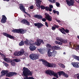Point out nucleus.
I'll return each mask as SVG.
<instances>
[{
	"label": "nucleus",
	"mask_w": 79,
	"mask_h": 79,
	"mask_svg": "<svg viewBox=\"0 0 79 79\" xmlns=\"http://www.w3.org/2000/svg\"><path fill=\"white\" fill-rule=\"evenodd\" d=\"M40 8L42 10H44L45 8V7L44 6L42 5L41 6Z\"/></svg>",
	"instance_id": "ea45409f"
},
{
	"label": "nucleus",
	"mask_w": 79,
	"mask_h": 79,
	"mask_svg": "<svg viewBox=\"0 0 79 79\" xmlns=\"http://www.w3.org/2000/svg\"><path fill=\"white\" fill-rule=\"evenodd\" d=\"M56 5L57 6V7H58V6H60V3H59V2H56Z\"/></svg>",
	"instance_id": "c03bdc74"
},
{
	"label": "nucleus",
	"mask_w": 79,
	"mask_h": 79,
	"mask_svg": "<svg viewBox=\"0 0 79 79\" xmlns=\"http://www.w3.org/2000/svg\"><path fill=\"white\" fill-rule=\"evenodd\" d=\"M63 76H64V77H66V78L69 77V76L68 75V74H67V73H65L64 72V73Z\"/></svg>",
	"instance_id": "7c9ffc66"
},
{
	"label": "nucleus",
	"mask_w": 79,
	"mask_h": 79,
	"mask_svg": "<svg viewBox=\"0 0 79 79\" xmlns=\"http://www.w3.org/2000/svg\"><path fill=\"white\" fill-rule=\"evenodd\" d=\"M38 51L40 52L41 54H44V52H45V51L44 50L42 49H38Z\"/></svg>",
	"instance_id": "a878e982"
},
{
	"label": "nucleus",
	"mask_w": 79,
	"mask_h": 79,
	"mask_svg": "<svg viewBox=\"0 0 79 79\" xmlns=\"http://www.w3.org/2000/svg\"><path fill=\"white\" fill-rule=\"evenodd\" d=\"M50 3H55L56 2V0H48Z\"/></svg>",
	"instance_id": "72a5a7b5"
},
{
	"label": "nucleus",
	"mask_w": 79,
	"mask_h": 79,
	"mask_svg": "<svg viewBox=\"0 0 79 79\" xmlns=\"http://www.w3.org/2000/svg\"><path fill=\"white\" fill-rule=\"evenodd\" d=\"M14 60L16 63H18V62H20L21 61V60L20 59H15Z\"/></svg>",
	"instance_id": "e433bc0d"
},
{
	"label": "nucleus",
	"mask_w": 79,
	"mask_h": 79,
	"mask_svg": "<svg viewBox=\"0 0 79 79\" xmlns=\"http://www.w3.org/2000/svg\"><path fill=\"white\" fill-rule=\"evenodd\" d=\"M30 79H34V78L33 77H30Z\"/></svg>",
	"instance_id": "0e129e2a"
},
{
	"label": "nucleus",
	"mask_w": 79,
	"mask_h": 79,
	"mask_svg": "<svg viewBox=\"0 0 79 79\" xmlns=\"http://www.w3.org/2000/svg\"><path fill=\"white\" fill-rule=\"evenodd\" d=\"M42 2V1H40V0H38V1H37L36 2V7H38L37 8V10H39L40 9V4Z\"/></svg>",
	"instance_id": "dca6fc26"
},
{
	"label": "nucleus",
	"mask_w": 79,
	"mask_h": 79,
	"mask_svg": "<svg viewBox=\"0 0 79 79\" xmlns=\"http://www.w3.org/2000/svg\"><path fill=\"white\" fill-rule=\"evenodd\" d=\"M50 51H51V49H49L48 51V53H50L51 52H50Z\"/></svg>",
	"instance_id": "680f3d73"
},
{
	"label": "nucleus",
	"mask_w": 79,
	"mask_h": 79,
	"mask_svg": "<svg viewBox=\"0 0 79 79\" xmlns=\"http://www.w3.org/2000/svg\"><path fill=\"white\" fill-rule=\"evenodd\" d=\"M45 10H46V11H48L49 10V7H47V6H46L45 7Z\"/></svg>",
	"instance_id": "37998d69"
},
{
	"label": "nucleus",
	"mask_w": 79,
	"mask_h": 79,
	"mask_svg": "<svg viewBox=\"0 0 79 79\" xmlns=\"http://www.w3.org/2000/svg\"><path fill=\"white\" fill-rule=\"evenodd\" d=\"M24 53V50L23 49H22L20 51H19L18 52H15L14 53V55L15 56H21L23 55V54Z\"/></svg>",
	"instance_id": "39448f33"
},
{
	"label": "nucleus",
	"mask_w": 79,
	"mask_h": 79,
	"mask_svg": "<svg viewBox=\"0 0 79 79\" xmlns=\"http://www.w3.org/2000/svg\"><path fill=\"white\" fill-rule=\"evenodd\" d=\"M56 40H59V41H60V42H61V40L62 39V38H59L58 37H57L56 38Z\"/></svg>",
	"instance_id": "473e14b6"
},
{
	"label": "nucleus",
	"mask_w": 79,
	"mask_h": 79,
	"mask_svg": "<svg viewBox=\"0 0 79 79\" xmlns=\"http://www.w3.org/2000/svg\"><path fill=\"white\" fill-rule=\"evenodd\" d=\"M56 21L57 22H58V23H61V21L60 20L56 19Z\"/></svg>",
	"instance_id": "3c124183"
},
{
	"label": "nucleus",
	"mask_w": 79,
	"mask_h": 79,
	"mask_svg": "<svg viewBox=\"0 0 79 79\" xmlns=\"http://www.w3.org/2000/svg\"><path fill=\"white\" fill-rule=\"evenodd\" d=\"M6 19H7V18L6 16L5 15H2V19L1 20V23H2V24L6 23Z\"/></svg>",
	"instance_id": "ddd939ff"
},
{
	"label": "nucleus",
	"mask_w": 79,
	"mask_h": 79,
	"mask_svg": "<svg viewBox=\"0 0 79 79\" xmlns=\"http://www.w3.org/2000/svg\"><path fill=\"white\" fill-rule=\"evenodd\" d=\"M52 76H54V77H55L56 79H58V78L59 77V76H58V74L56 72H54L53 71L52 72Z\"/></svg>",
	"instance_id": "aec40b11"
},
{
	"label": "nucleus",
	"mask_w": 79,
	"mask_h": 79,
	"mask_svg": "<svg viewBox=\"0 0 79 79\" xmlns=\"http://www.w3.org/2000/svg\"><path fill=\"white\" fill-rule=\"evenodd\" d=\"M52 48L53 49H54V50H60L61 49V48H60V47L56 46H53L52 47Z\"/></svg>",
	"instance_id": "4be33fe9"
},
{
	"label": "nucleus",
	"mask_w": 79,
	"mask_h": 79,
	"mask_svg": "<svg viewBox=\"0 0 79 79\" xmlns=\"http://www.w3.org/2000/svg\"><path fill=\"white\" fill-rule=\"evenodd\" d=\"M48 11H49L50 12H51L52 11V9L51 8H49Z\"/></svg>",
	"instance_id": "13d9d810"
},
{
	"label": "nucleus",
	"mask_w": 79,
	"mask_h": 79,
	"mask_svg": "<svg viewBox=\"0 0 79 79\" xmlns=\"http://www.w3.org/2000/svg\"><path fill=\"white\" fill-rule=\"evenodd\" d=\"M23 74L24 76L26 77L24 78V79H30V77H28V76H31L32 75V73L29 69L25 67H23Z\"/></svg>",
	"instance_id": "f257e3e1"
},
{
	"label": "nucleus",
	"mask_w": 79,
	"mask_h": 79,
	"mask_svg": "<svg viewBox=\"0 0 79 79\" xmlns=\"http://www.w3.org/2000/svg\"><path fill=\"white\" fill-rule=\"evenodd\" d=\"M40 61H42L43 64L44 63L49 68H53V67H55V64L53 63H50L47 62L46 60L44 59H41L39 60Z\"/></svg>",
	"instance_id": "f03ea898"
},
{
	"label": "nucleus",
	"mask_w": 79,
	"mask_h": 79,
	"mask_svg": "<svg viewBox=\"0 0 79 79\" xmlns=\"http://www.w3.org/2000/svg\"><path fill=\"white\" fill-rule=\"evenodd\" d=\"M61 66H62V68H65V66H64V64H61Z\"/></svg>",
	"instance_id": "4d7b16f0"
},
{
	"label": "nucleus",
	"mask_w": 79,
	"mask_h": 79,
	"mask_svg": "<svg viewBox=\"0 0 79 79\" xmlns=\"http://www.w3.org/2000/svg\"><path fill=\"white\" fill-rule=\"evenodd\" d=\"M24 13H26V15H28V16H29V17H31V15H30V14H28V13H27V12H26Z\"/></svg>",
	"instance_id": "09e8293b"
},
{
	"label": "nucleus",
	"mask_w": 79,
	"mask_h": 79,
	"mask_svg": "<svg viewBox=\"0 0 79 79\" xmlns=\"http://www.w3.org/2000/svg\"><path fill=\"white\" fill-rule=\"evenodd\" d=\"M4 60L5 61L7 62H10V61H9V60L8 59V58H4Z\"/></svg>",
	"instance_id": "79ce46f5"
},
{
	"label": "nucleus",
	"mask_w": 79,
	"mask_h": 79,
	"mask_svg": "<svg viewBox=\"0 0 79 79\" xmlns=\"http://www.w3.org/2000/svg\"><path fill=\"white\" fill-rule=\"evenodd\" d=\"M53 72V70H48L45 71V73L47 74H49V75H52V73Z\"/></svg>",
	"instance_id": "a211bd4d"
},
{
	"label": "nucleus",
	"mask_w": 79,
	"mask_h": 79,
	"mask_svg": "<svg viewBox=\"0 0 79 79\" xmlns=\"http://www.w3.org/2000/svg\"><path fill=\"white\" fill-rule=\"evenodd\" d=\"M56 13L58 15H59V14L60 13L58 11H56Z\"/></svg>",
	"instance_id": "e2e57ef3"
},
{
	"label": "nucleus",
	"mask_w": 79,
	"mask_h": 79,
	"mask_svg": "<svg viewBox=\"0 0 79 79\" xmlns=\"http://www.w3.org/2000/svg\"><path fill=\"white\" fill-rule=\"evenodd\" d=\"M73 47H75L76 48V50H79V45H73Z\"/></svg>",
	"instance_id": "c756f323"
},
{
	"label": "nucleus",
	"mask_w": 79,
	"mask_h": 79,
	"mask_svg": "<svg viewBox=\"0 0 79 79\" xmlns=\"http://www.w3.org/2000/svg\"><path fill=\"white\" fill-rule=\"evenodd\" d=\"M21 23H22L23 24H26V25H27V26L30 25V22L28 21L26 19H23L22 20Z\"/></svg>",
	"instance_id": "2eb2a0df"
},
{
	"label": "nucleus",
	"mask_w": 79,
	"mask_h": 79,
	"mask_svg": "<svg viewBox=\"0 0 79 79\" xmlns=\"http://www.w3.org/2000/svg\"><path fill=\"white\" fill-rule=\"evenodd\" d=\"M34 6L32 5L30 7V8L31 10H32V9L34 8Z\"/></svg>",
	"instance_id": "49530a36"
},
{
	"label": "nucleus",
	"mask_w": 79,
	"mask_h": 79,
	"mask_svg": "<svg viewBox=\"0 0 79 79\" xmlns=\"http://www.w3.org/2000/svg\"><path fill=\"white\" fill-rule=\"evenodd\" d=\"M14 33H18V34H24V30L22 29H15L13 30L12 31Z\"/></svg>",
	"instance_id": "20e7f679"
},
{
	"label": "nucleus",
	"mask_w": 79,
	"mask_h": 79,
	"mask_svg": "<svg viewBox=\"0 0 79 79\" xmlns=\"http://www.w3.org/2000/svg\"><path fill=\"white\" fill-rule=\"evenodd\" d=\"M72 57L74 59H75L76 60H77V61H79V56H77L75 55H73L72 56Z\"/></svg>",
	"instance_id": "5701e85b"
},
{
	"label": "nucleus",
	"mask_w": 79,
	"mask_h": 79,
	"mask_svg": "<svg viewBox=\"0 0 79 79\" xmlns=\"http://www.w3.org/2000/svg\"><path fill=\"white\" fill-rule=\"evenodd\" d=\"M35 26H37V27L39 29L41 28L42 26H44V25L41 23H35L34 24Z\"/></svg>",
	"instance_id": "4468645a"
},
{
	"label": "nucleus",
	"mask_w": 79,
	"mask_h": 79,
	"mask_svg": "<svg viewBox=\"0 0 79 79\" xmlns=\"http://www.w3.org/2000/svg\"><path fill=\"white\" fill-rule=\"evenodd\" d=\"M53 12L54 13V14H55V13H56V11L55 10H53Z\"/></svg>",
	"instance_id": "bf43d9fd"
},
{
	"label": "nucleus",
	"mask_w": 79,
	"mask_h": 79,
	"mask_svg": "<svg viewBox=\"0 0 79 79\" xmlns=\"http://www.w3.org/2000/svg\"><path fill=\"white\" fill-rule=\"evenodd\" d=\"M17 74V73L15 72H10L7 73L6 75V77H13V76H16Z\"/></svg>",
	"instance_id": "0eeeda50"
},
{
	"label": "nucleus",
	"mask_w": 79,
	"mask_h": 79,
	"mask_svg": "<svg viewBox=\"0 0 79 79\" xmlns=\"http://www.w3.org/2000/svg\"><path fill=\"white\" fill-rule=\"evenodd\" d=\"M3 1H6V2H9L10 1V0H3Z\"/></svg>",
	"instance_id": "69168bd1"
},
{
	"label": "nucleus",
	"mask_w": 79,
	"mask_h": 79,
	"mask_svg": "<svg viewBox=\"0 0 79 79\" xmlns=\"http://www.w3.org/2000/svg\"><path fill=\"white\" fill-rule=\"evenodd\" d=\"M30 58L32 60H35L39 59V55L37 54H31L29 56Z\"/></svg>",
	"instance_id": "7ed1b4c3"
},
{
	"label": "nucleus",
	"mask_w": 79,
	"mask_h": 79,
	"mask_svg": "<svg viewBox=\"0 0 79 79\" xmlns=\"http://www.w3.org/2000/svg\"><path fill=\"white\" fill-rule=\"evenodd\" d=\"M70 1L69 0H66V2H67V3L69 6H73L74 5V0H70Z\"/></svg>",
	"instance_id": "1a4fd4ad"
},
{
	"label": "nucleus",
	"mask_w": 79,
	"mask_h": 79,
	"mask_svg": "<svg viewBox=\"0 0 79 79\" xmlns=\"http://www.w3.org/2000/svg\"><path fill=\"white\" fill-rule=\"evenodd\" d=\"M9 73V71L8 70H2L1 72V73L2 74L0 75V78H1L3 76H5V75L7 74V73Z\"/></svg>",
	"instance_id": "9b49d317"
},
{
	"label": "nucleus",
	"mask_w": 79,
	"mask_h": 79,
	"mask_svg": "<svg viewBox=\"0 0 79 79\" xmlns=\"http://www.w3.org/2000/svg\"><path fill=\"white\" fill-rule=\"evenodd\" d=\"M19 8L22 11H23V13H24L26 12V9H25L24 7L23 6V5H21L20 6Z\"/></svg>",
	"instance_id": "6ab92c4d"
},
{
	"label": "nucleus",
	"mask_w": 79,
	"mask_h": 79,
	"mask_svg": "<svg viewBox=\"0 0 79 79\" xmlns=\"http://www.w3.org/2000/svg\"><path fill=\"white\" fill-rule=\"evenodd\" d=\"M46 47H48V48H52V47L51 45L48 44H46Z\"/></svg>",
	"instance_id": "2f4dec72"
},
{
	"label": "nucleus",
	"mask_w": 79,
	"mask_h": 79,
	"mask_svg": "<svg viewBox=\"0 0 79 79\" xmlns=\"http://www.w3.org/2000/svg\"><path fill=\"white\" fill-rule=\"evenodd\" d=\"M44 15L45 16V18L47 20H48L49 21H52V17L50 16L47 13H45L44 14Z\"/></svg>",
	"instance_id": "9d476101"
},
{
	"label": "nucleus",
	"mask_w": 79,
	"mask_h": 79,
	"mask_svg": "<svg viewBox=\"0 0 79 79\" xmlns=\"http://www.w3.org/2000/svg\"><path fill=\"white\" fill-rule=\"evenodd\" d=\"M48 56L49 57H50V56H52V52H49L48 53Z\"/></svg>",
	"instance_id": "4c0bfd02"
},
{
	"label": "nucleus",
	"mask_w": 79,
	"mask_h": 79,
	"mask_svg": "<svg viewBox=\"0 0 79 79\" xmlns=\"http://www.w3.org/2000/svg\"><path fill=\"white\" fill-rule=\"evenodd\" d=\"M34 17H35V18H37L39 19H42V21H43V22H45V21H46V19L45 18H43L42 16L40 15H36L34 16Z\"/></svg>",
	"instance_id": "423d86ee"
},
{
	"label": "nucleus",
	"mask_w": 79,
	"mask_h": 79,
	"mask_svg": "<svg viewBox=\"0 0 79 79\" xmlns=\"http://www.w3.org/2000/svg\"><path fill=\"white\" fill-rule=\"evenodd\" d=\"M54 26L56 28H58V27H59L56 25H54Z\"/></svg>",
	"instance_id": "864d4df0"
},
{
	"label": "nucleus",
	"mask_w": 79,
	"mask_h": 79,
	"mask_svg": "<svg viewBox=\"0 0 79 79\" xmlns=\"http://www.w3.org/2000/svg\"><path fill=\"white\" fill-rule=\"evenodd\" d=\"M3 35H4V36H6L7 37H8V38L11 39H15V37H14L4 32L3 33Z\"/></svg>",
	"instance_id": "f8f14e48"
},
{
	"label": "nucleus",
	"mask_w": 79,
	"mask_h": 79,
	"mask_svg": "<svg viewBox=\"0 0 79 79\" xmlns=\"http://www.w3.org/2000/svg\"><path fill=\"white\" fill-rule=\"evenodd\" d=\"M24 45V42L22 41L20 42L19 44V46H23V45Z\"/></svg>",
	"instance_id": "c85d7f7f"
},
{
	"label": "nucleus",
	"mask_w": 79,
	"mask_h": 79,
	"mask_svg": "<svg viewBox=\"0 0 79 79\" xmlns=\"http://www.w3.org/2000/svg\"><path fill=\"white\" fill-rule=\"evenodd\" d=\"M45 25L46 26V27H48V23H47V22H45Z\"/></svg>",
	"instance_id": "de8ad7c7"
},
{
	"label": "nucleus",
	"mask_w": 79,
	"mask_h": 79,
	"mask_svg": "<svg viewBox=\"0 0 79 79\" xmlns=\"http://www.w3.org/2000/svg\"><path fill=\"white\" fill-rule=\"evenodd\" d=\"M24 42L25 45H27V46H28V45H29V44H30V43H28V42H26V41H24Z\"/></svg>",
	"instance_id": "58836bf2"
},
{
	"label": "nucleus",
	"mask_w": 79,
	"mask_h": 79,
	"mask_svg": "<svg viewBox=\"0 0 79 79\" xmlns=\"http://www.w3.org/2000/svg\"><path fill=\"white\" fill-rule=\"evenodd\" d=\"M55 43L56 44H59V45H62V43H61L59 41H55Z\"/></svg>",
	"instance_id": "c9c22d12"
},
{
	"label": "nucleus",
	"mask_w": 79,
	"mask_h": 79,
	"mask_svg": "<svg viewBox=\"0 0 79 79\" xmlns=\"http://www.w3.org/2000/svg\"><path fill=\"white\" fill-rule=\"evenodd\" d=\"M37 42H36V44L37 46H40L41 44V42H40V39H38L37 40Z\"/></svg>",
	"instance_id": "412c9836"
},
{
	"label": "nucleus",
	"mask_w": 79,
	"mask_h": 79,
	"mask_svg": "<svg viewBox=\"0 0 79 79\" xmlns=\"http://www.w3.org/2000/svg\"><path fill=\"white\" fill-rule=\"evenodd\" d=\"M59 31H60L61 32L62 34H64L66 35V33H65V32H64V31L63 30H62V29L59 28Z\"/></svg>",
	"instance_id": "f704fd0d"
},
{
	"label": "nucleus",
	"mask_w": 79,
	"mask_h": 79,
	"mask_svg": "<svg viewBox=\"0 0 79 79\" xmlns=\"http://www.w3.org/2000/svg\"><path fill=\"white\" fill-rule=\"evenodd\" d=\"M61 42H62V43H63L64 44H66V43L68 42V40L62 38Z\"/></svg>",
	"instance_id": "393cba45"
},
{
	"label": "nucleus",
	"mask_w": 79,
	"mask_h": 79,
	"mask_svg": "<svg viewBox=\"0 0 79 79\" xmlns=\"http://www.w3.org/2000/svg\"><path fill=\"white\" fill-rule=\"evenodd\" d=\"M40 42H41V43L42 44H44V41L43 40H40Z\"/></svg>",
	"instance_id": "6e6d98bb"
},
{
	"label": "nucleus",
	"mask_w": 79,
	"mask_h": 79,
	"mask_svg": "<svg viewBox=\"0 0 79 79\" xmlns=\"http://www.w3.org/2000/svg\"><path fill=\"white\" fill-rule=\"evenodd\" d=\"M64 72L62 71H59V72H57V74H58L59 77H60V76H61V75H63Z\"/></svg>",
	"instance_id": "b1692460"
},
{
	"label": "nucleus",
	"mask_w": 79,
	"mask_h": 79,
	"mask_svg": "<svg viewBox=\"0 0 79 79\" xmlns=\"http://www.w3.org/2000/svg\"><path fill=\"white\" fill-rule=\"evenodd\" d=\"M49 8H53V6L52 5H49Z\"/></svg>",
	"instance_id": "8fccbe9b"
},
{
	"label": "nucleus",
	"mask_w": 79,
	"mask_h": 79,
	"mask_svg": "<svg viewBox=\"0 0 79 79\" xmlns=\"http://www.w3.org/2000/svg\"><path fill=\"white\" fill-rule=\"evenodd\" d=\"M77 37L78 39H79V36H77Z\"/></svg>",
	"instance_id": "774afa93"
},
{
	"label": "nucleus",
	"mask_w": 79,
	"mask_h": 79,
	"mask_svg": "<svg viewBox=\"0 0 79 79\" xmlns=\"http://www.w3.org/2000/svg\"><path fill=\"white\" fill-rule=\"evenodd\" d=\"M3 63L5 66H8V64H7V63L3 62Z\"/></svg>",
	"instance_id": "a19ab883"
},
{
	"label": "nucleus",
	"mask_w": 79,
	"mask_h": 79,
	"mask_svg": "<svg viewBox=\"0 0 79 79\" xmlns=\"http://www.w3.org/2000/svg\"><path fill=\"white\" fill-rule=\"evenodd\" d=\"M52 53L53 56H55V54L56 53V51L55 50H53Z\"/></svg>",
	"instance_id": "bb28decb"
},
{
	"label": "nucleus",
	"mask_w": 79,
	"mask_h": 79,
	"mask_svg": "<svg viewBox=\"0 0 79 79\" xmlns=\"http://www.w3.org/2000/svg\"><path fill=\"white\" fill-rule=\"evenodd\" d=\"M31 51H34L36 50L37 47L35 46V44L34 43L30 44V46L29 47Z\"/></svg>",
	"instance_id": "6e6552de"
},
{
	"label": "nucleus",
	"mask_w": 79,
	"mask_h": 79,
	"mask_svg": "<svg viewBox=\"0 0 79 79\" xmlns=\"http://www.w3.org/2000/svg\"><path fill=\"white\" fill-rule=\"evenodd\" d=\"M26 42H29V40H27V39Z\"/></svg>",
	"instance_id": "338daca9"
},
{
	"label": "nucleus",
	"mask_w": 79,
	"mask_h": 79,
	"mask_svg": "<svg viewBox=\"0 0 79 79\" xmlns=\"http://www.w3.org/2000/svg\"><path fill=\"white\" fill-rule=\"evenodd\" d=\"M77 78V79H79V73H78L76 75Z\"/></svg>",
	"instance_id": "5fc2aeb1"
},
{
	"label": "nucleus",
	"mask_w": 79,
	"mask_h": 79,
	"mask_svg": "<svg viewBox=\"0 0 79 79\" xmlns=\"http://www.w3.org/2000/svg\"><path fill=\"white\" fill-rule=\"evenodd\" d=\"M11 65L13 66H15L16 65V63H15V62L13 60L11 61Z\"/></svg>",
	"instance_id": "cd10ccee"
},
{
	"label": "nucleus",
	"mask_w": 79,
	"mask_h": 79,
	"mask_svg": "<svg viewBox=\"0 0 79 79\" xmlns=\"http://www.w3.org/2000/svg\"><path fill=\"white\" fill-rule=\"evenodd\" d=\"M30 44H32L31 43H32V44H34V41H32V40L30 41Z\"/></svg>",
	"instance_id": "052dcab7"
},
{
	"label": "nucleus",
	"mask_w": 79,
	"mask_h": 79,
	"mask_svg": "<svg viewBox=\"0 0 79 79\" xmlns=\"http://www.w3.org/2000/svg\"><path fill=\"white\" fill-rule=\"evenodd\" d=\"M52 30H53V31H55V29H56V28L54 27V26H52Z\"/></svg>",
	"instance_id": "a18cd8bd"
},
{
	"label": "nucleus",
	"mask_w": 79,
	"mask_h": 79,
	"mask_svg": "<svg viewBox=\"0 0 79 79\" xmlns=\"http://www.w3.org/2000/svg\"><path fill=\"white\" fill-rule=\"evenodd\" d=\"M72 64L73 67L77 68H79V63L78 62H72Z\"/></svg>",
	"instance_id": "f3484780"
},
{
	"label": "nucleus",
	"mask_w": 79,
	"mask_h": 79,
	"mask_svg": "<svg viewBox=\"0 0 79 79\" xmlns=\"http://www.w3.org/2000/svg\"><path fill=\"white\" fill-rule=\"evenodd\" d=\"M64 31H65V32H66V33H68L69 32V30H68L67 29L66 30H65Z\"/></svg>",
	"instance_id": "603ef678"
}]
</instances>
